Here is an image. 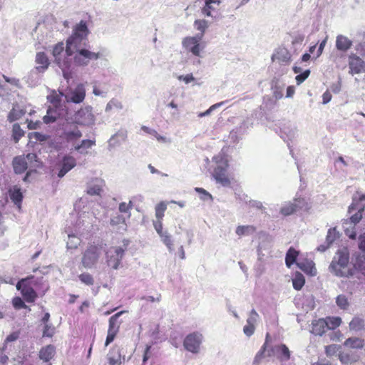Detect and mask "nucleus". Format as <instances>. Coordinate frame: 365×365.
<instances>
[{"label": "nucleus", "mask_w": 365, "mask_h": 365, "mask_svg": "<svg viewBox=\"0 0 365 365\" xmlns=\"http://www.w3.org/2000/svg\"><path fill=\"white\" fill-rule=\"evenodd\" d=\"M88 34L86 22L82 20L73 27L72 34L66 39V46L63 42H58L53 48L54 63L68 82L73 78L76 66H87L91 61L101 57L100 53L90 50Z\"/></svg>", "instance_id": "f257e3e1"}, {"label": "nucleus", "mask_w": 365, "mask_h": 365, "mask_svg": "<svg viewBox=\"0 0 365 365\" xmlns=\"http://www.w3.org/2000/svg\"><path fill=\"white\" fill-rule=\"evenodd\" d=\"M65 93L61 92L57 93L52 91L47 96L48 101L53 105V108L49 107L47 110L46 115L43 118V123L50 124L54 123L58 118L69 122L72 120V116L69 113L65 102L62 103L61 98Z\"/></svg>", "instance_id": "f03ea898"}, {"label": "nucleus", "mask_w": 365, "mask_h": 365, "mask_svg": "<svg viewBox=\"0 0 365 365\" xmlns=\"http://www.w3.org/2000/svg\"><path fill=\"white\" fill-rule=\"evenodd\" d=\"M349 262V253L347 249L339 250L329 265V270L336 277L347 278L352 277L354 275V270L347 267Z\"/></svg>", "instance_id": "7ed1b4c3"}, {"label": "nucleus", "mask_w": 365, "mask_h": 365, "mask_svg": "<svg viewBox=\"0 0 365 365\" xmlns=\"http://www.w3.org/2000/svg\"><path fill=\"white\" fill-rule=\"evenodd\" d=\"M41 279H35L34 276L21 279L16 284V289L21 291L24 299L29 303L34 302L37 297L34 290L38 284L41 283Z\"/></svg>", "instance_id": "20e7f679"}, {"label": "nucleus", "mask_w": 365, "mask_h": 365, "mask_svg": "<svg viewBox=\"0 0 365 365\" xmlns=\"http://www.w3.org/2000/svg\"><path fill=\"white\" fill-rule=\"evenodd\" d=\"M35 62L38 66L31 71L28 76V83L32 86H36L38 83L41 78L39 74L43 73L50 64L48 58L43 52H38L36 53Z\"/></svg>", "instance_id": "39448f33"}, {"label": "nucleus", "mask_w": 365, "mask_h": 365, "mask_svg": "<svg viewBox=\"0 0 365 365\" xmlns=\"http://www.w3.org/2000/svg\"><path fill=\"white\" fill-rule=\"evenodd\" d=\"M213 160L217 165L213 173L215 179L223 186L230 185V181L225 174L228 164L225 155L223 153H219L213 158Z\"/></svg>", "instance_id": "423d86ee"}, {"label": "nucleus", "mask_w": 365, "mask_h": 365, "mask_svg": "<svg viewBox=\"0 0 365 365\" xmlns=\"http://www.w3.org/2000/svg\"><path fill=\"white\" fill-rule=\"evenodd\" d=\"M103 248L101 245H92L88 246L83 253L81 262L86 269H91L95 267L100 259Z\"/></svg>", "instance_id": "0eeeda50"}, {"label": "nucleus", "mask_w": 365, "mask_h": 365, "mask_svg": "<svg viewBox=\"0 0 365 365\" xmlns=\"http://www.w3.org/2000/svg\"><path fill=\"white\" fill-rule=\"evenodd\" d=\"M201 40V35L187 36L182 39V45L188 52L192 53L195 56L200 57L201 52L205 48V46L200 43Z\"/></svg>", "instance_id": "6e6552de"}, {"label": "nucleus", "mask_w": 365, "mask_h": 365, "mask_svg": "<svg viewBox=\"0 0 365 365\" xmlns=\"http://www.w3.org/2000/svg\"><path fill=\"white\" fill-rule=\"evenodd\" d=\"M125 249L111 247L106 252V263L113 269H118L125 255Z\"/></svg>", "instance_id": "1a4fd4ad"}, {"label": "nucleus", "mask_w": 365, "mask_h": 365, "mask_svg": "<svg viewBox=\"0 0 365 365\" xmlns=\"http://www.w3.org/2000/svg\"><path fill=\"white\" fill-rule=\"evenodd\" d=\"M96 118L93 113V108L90 106H87L81 108L75 114L73 122L76 124L90 126L95 123Z\"/></svg>", "instance_id": "9d476101"}, {"label": "nucleus", "mask_w": 365, "mask_h": 365, "mask_svg": "<svg viewBox=\"0 0 365 365\" xmlns=\"http://www.w3.org/2000/svg\"><path fill=\"white\" fill-rule=\"evenodd\" d=\"M67 125H65L63 130V137L68 143H72L74 145L83 135L82 132L79 130L78 126L74 124L73 119Z\"/></svg>", "instance_id": "9b49d317"}, {"label": "nucleus", "mask_w": 365, "mask_h": 365, "mask_svg": "<svg viewBox=\"0 0 365 365\" xmlns=\"http://www.w3.org/2000/svg\"><path fill=\"white\" fill-rule=\"evenodd\" d=\"M86 97V89L84 85L78 84L74 89H69L64 94L66 103L72 102L80 103L83 101Z\"/></svg>", "instance_id": "f8f14e48"}, {"label": "nucleus", "mask_w": 365, "mask_h": 365, "mask_svg": "<svg viewBox=\"0 0 365 365\" xmlns=\"http://www.w3.org/2000/svg\"><path fill=\"white\" fill-rule=\"evenodd\" d=\"M202 335L199 332H193L188 334L183 342L185 348L192 352L197 353L202 343Z\"/></svg>", "instance_id": "ddd939ff"}, {"label": "nucleus", "mask_w": 365, "mask_h": 365, "mask_svg": "<svg viewBox=\"0 0 365 365\" xmlns=\"http://www.w3.org/2000/svg\"><path fill=\"white\" fill-rule=\"evenodd\" d=\"M269 357L275 356L279 361H288L290 359L291 352L288 347L283 344L269 346L267 351Z\"/></svg>", "instance_id": "4468645a"}, {"label": "nucleus", "mask_w": 365, "mask_h": 365, "mask_svg": "<svg viewBox=\"0 0 365 365\" xmlns=\"http://www.w3.org/2000/svg\"><path fill=\"white\" fill-rule=\"evenodd\" d=\"M349 67L352 75L365 73V62L354 53L349 56Z\"/></svg>", "instance_id": "2eb2a0df"}, {"label": "nucleus", "mask_w": 365, "mask_h": 365, "mask_svg": "<svg viewBox=\"0 0 365 365\" xmlns=\"http://www.w3.org/2000/svg\"><path fill=\"white\" fill-rule=\"evenodd\" d=\"M259 319V314L255 309H252L247 319V324L243 327V332L247 336L250 337L255 333Z\"/></svg>", "instance_id": "dca6fc26"}, {"label": "nucleus", "mask_w": 365, "mask_h": 365, "mask_svg": "<svg viewBox=\"0 0 365 365\" xmlns=\"http://www.w3.org/2000/svg\"><path fill=\"white\" fill-rule=\"evenodd\" d=\"M297 135V128L289 123L284 124L281 128L280 136L286 142L289 147V141L294 140Z\"/></svg>", "instance_id": "f3484780"}, {"label": "nucleus", "mask_w": 365, "mask_h": 365, "mask_svg": "<svg viewBox=\"0 0 365 365\" xmlns=\"http://www.w3.org/2000/svg\"><path fill=\"white\" fill-rule=\"evenodd\" d=\"M107 359L109 365H120L125 360V356H122L119 347L115 346L107 354Z\"/></svg>", "instance_id": "a211bd4d"}, {"label": "nucleus", "mask_w": 365, "mask_h": 365, "mask_svg": "<svg viewBox=\"0 0 365 365\" xmlns=\"http://www.w3.org/2000/svg\"><path fill=\"white\" fill-rule=\"evenodd\" d=\"M76 165V159L71 155L63 157L61 162V168L58 173L59 178L63 177L69 170L74 168Z\"/></svg>", "instance_id": "6ab92c4d"}, {"label": "nucleus", "mask_w": 365, "mask_h": 365, "mask_svg": "<svg viewBox=\"0 0 365 365\" xmlns=\"http://www.w3.org/2000/svg\"><path fill=\"white\" fill-rule=\"evenodd\" d=\"M269 334L267 333L266 335V339L264 344L262 346L261 349L256 354L252 365H259L264 359L266 357H269L267 356V351L269 349Z\"/></svg>", "instance_id": "aec40b11"}, {"label": "nucleus", "mask_w": 365, "mask_h": 365, "mask_svg": "<svg viewBox=\"0 0 365 365\" xmlns=\"http://www.w3.org/2000/svg\"><path fill=\"white\" fill-rule=\"evenodd\" d=\"M361 212H356V214L353 215L349 220H346L344 222V227L345 228V233L346 235L351 239H355L356 237V232L355 231H350L349 230V227H346V225H351L352 224H354V225H355L356 223H358L361 219Z\"/></svg>", "instance_id": "412c9836"}, {"label": "nucleus", "mask_w": 365, "mask_h": 365, "mask_svg": "<svg viewBox=\"0 0 365 365\" xmlns=\"http://www.w3.org/2000/svg\"><path fill=\"white\" fill-rule=\"evenodd\" d=\"M26 110L25 108H22L19 104L14 103L13 105L12 109L9 111L7 120L10 122H14L19 119H20L23 115H25Z\"/></svg>", "instance_id": "4be33fe9"}, {"label": "nucleus", "mask_w": 365, "mask_h": 365, "mask_svg": "<svg viewBox=\"0 0 365 365\" xmlns=\"http://www.w3.org/2000/svg\"><path fill=\"white\" fill-rule=\"evenodd\" d=\"M96 145L95 140L86 139L81 140L80 143H76L73 145V150L82 155L88 153V149Z\"/></svg>", "instance_id": "5701e85b"}, {"label": "nucleus", "mask_w": 365, "mask_h": 365, "mask_svg": "<svg viewBox=\"0 0 365 365\" xmlns=\"http://www.w3.org/2000/svg\"><path fill=\"white\" fill-rule=\"evenodd\" d=\"M352 46V41L344 35H338L336 38V48L341 51L346 52Z\"/></svg>", "instance_id": "b1692460"}, {"label": "nucleus", "mask_w": 365, "mask_h": 365, "mask_svg": "<svg viewBox=\"0 0 365 365\" xmlns=\"http://www.w3.org/2000/svg\"><path fill=\"white\" fill-rule=\"evenodd\" d=\"M14 170L16 174H21L29 168L24 155L17 156L13 160Z\"/></svg>", "instance_id": "393cba45"}, {"label": "nucleus", "mask_w": 365, "mask_h": 365, "mask_svg": "<svg viewBox=\"0 0 365 365\" xmlns=\"http://www.w3.org/2000/svg\"><path fill=\"white\" fill-rule=\"evenodd\" d=\"M327 329V323L325 319H319L312 322V332L313 334L322 336Z\"/></svg>", "instance_id": "a878e982"}, {"label": "nucleus", "mask_w": 365, "mask_h": 365, "mask_svg": "<svg viewBox=\"0 0 365 365\" xmlns=\"http://www.w3.org/2000/svg\"><path fill=\"white\" fill-rule=\"evenodd\" d=\"M297 267L303 272L314 276L317 274V269L314 267V263L312 260H304L297 262Z\"/></svg>", "instance_id": "bb28decb"}, {"label": "nucleus", "mask_w": 365, "mask_h": 365, "mask_svg": "<svg viewBox=\"0 0 365 365\" xmlns=\"http://www.w3.org/2000/svg\"><path fill=\"white\" fill-rule=\"evenodd\" d=\"M55 354V347L53 345H48L43 347L39 351V358L44 362H48Z\"/></svg>", "instance_id": "cd10ccee"}, {"label": "nucleus", "mask_w": 365, "mask_h": 365, "mask_svg": "<svg viewBox=\"0 0 365 365\" xmlns=\"http://www.w3.org/2000/svg\"><path fill=\"white\" fill-rule=\"evenodd\" d=\"M9 196L12 202L15 205H16L19 208L21 207V203L23 199V195L21 192V189L17 186H14V187L9 190Z\"/></svg>", "instance_id": "c85d7f7f"}, {"label": "nucleus", "mask_w": 365, "mask_h": 365, "mask_svg": "<svg viewBox=\"0 0 365 365\" xmlns=\"http://www.w3.org/2000/svg\"><path fill=\"white\" fill-rule=\"evenodd\" d=\"M272 60L277 59L282 63H289L291 60V54L286 48H279L272 57Z\"/></svg>", "instance_id": "c756f323"}, {"label": "nucleus", "mask_w": 365, "mask_h": 365, "mask_svg": "<svg viewBox=\"0 0 365 365\" xmlns=\"http://www.w3.org/2000/svg\"><path fill=\"white\" fill-rule=\"evenodd\" d=\"M125 311H121L113 315L109 319V327L108 331L118 333L120 327V322H118V319L120 316H121Z\"/></svg>", "instance_id": "7c9ffc66"}, {"label": "nucleus", "mask_w": 365, "mask_h": 365, "mask_svg": "<svg viewBox=\"0 0 365 365\" xmlns=\"http://www.w3.org/2000/svg\"><path fill=\"white\" fill-rule=\"evenodd\" d=\"M354 270V274L356 272H359L361 274L365 276V255H359L356 258L355 262L354 263L353 267Z\"/></svg>", "instance_id": "2f4dec72"}, {"label": "nucleus", "mask_w": 365, "mask_h": 365, "mask_svg": "<svg viewBox=\"0 0 365 365\" xmlns=\"http://www.w3.org/2000/svg\"><path fill=\"white\" fill-rule=\"evenodd\" d=\"M24 158H26V165L31 170L40 167V162L35 153H29L25 156L24 155Z\"/></svg>", "instance_id": "473e14b6"}, {"label": "nucleus", "mask_w": 365, "mask_h": 365, "mask_svg": "<svg viewBox=\"0 0 365 365\" xmlns=\"http://www.w3.org/2000/svg\"><path fill=\"white\" fill-rule=\"evenodd\" d=\"M344 346L352 349H361L364 346V340L357 337H351L344 341Z\"/></svg>", "instance_id": "72a5a7b5"}, {"label": "nucleus", "mask_w": 365, "mask_h": 365, "mask_svg": "<svg viewBox=\"0 0 365 365\" xmlns=\"http://www.w3.org/2000/svg\"><path fill=\"white\" fill-rule=\"evenodd\" d=\"M298 255L299 252L294 248L290 247L288 250L285 257L286 265L288 267H290L294 262H296V259Z\"/></svg>", "instance_id": "f704fd0d"}, {"label": "nucleus", "mask_w": 365, "mask_h": 365, "mask_svg": "<svg viewBox=\"0 0 365 365\" xmlns=\"http://www.w3.org/2000/svg\"><path fill=\"white\" fill-rule=\"evenodd\" d=\"M103 191V185L101 181H97L95 183L89 185L87 193L91 195H100Z\"/></svg>", "instance_id": "c9c22d12"}, {"label": "nucleus", "mask_w": 365, "mask_h": 365, "mask_svg": "<svg viewBox=\"0 0 365 365\" xmlns=\"http://www.w3.org/2000/svg\"><path fill=\"white\" fill-rule=\"evenodd\" d=\"M256 229L252 225H240L236 228V234L239 236L250 235L255 232Z\"/></svg>", "instance_id": "e433bc0d"}, {"label": "nucleus", "mask_w": 365, "mask_h": 365, "mask_svg": "<svg viewBox=\"0 0 365 365\" xmlns=\"http://www.w3.org/2000/svg\"><path fill=\"white\" fill-rule=\"evenodd\" d=\"M194 26L197 31H200V33L197 35H201L202 38L206 29L209 27V24L208 21L205 19H197L194 22Z\"/></svg>", "instance_id": "4c0bfd02"}, {"label": "nucleus", "mask_w": 365, "mask_h": 365, "mask_svg": "<svg viewBox=\"0 0 365 365\" xmlns=\"http://www.w3.org/2000/svg\"><path fill=\"white\" fill-rule=\"evenodd\" d=\"M297 207V205L294 202H286L281 207L280 213L284 216L289 215L296 211Z\"/></svg>", "instance_id": "58836bf2"}, {"label": "nucleus", "mask_w": 365, "mask_h": 365, "mask_svg": "<svg viewBox=\"0 0 365 365\" xmlns=\"http://www.w3.org/2000/svg\"><path fill=\"white\" fill-rule=\"evenodd\" d=\"M25 134V132L20 127L19 124L14 123L12 127V138L15 143H18L21 137Z\"/></svg>", "instance_id": "ea45409f"}, {"label": "nucleus", "mask_w": 365, "mask_h": 365, "mask_svg": "<svg viewBox=\"0 0 365 365\" xmlns=\"http://www.w3.org/2000/svg\"><path fill=\"white\" fill-rule=\"evenodd\" d=\"M364 327V320L359 317H354L349 323L351 330L360 331Z\"/></svg>", "instance_id": "a19ab883"}, {"label": "nucleus", "mask_w": 365, "mask_h": 365, "mask_svg": "<svg viewBox=\"0 0 365 365\" xmlns=\"http://www.w3.org/2000/svg\"><path fill=\"white\" fill-rule=\"evenodd\" d=\"M161 240L166 245L168 250L170 252L173 251V242L171 238V235L168 232L167 230H165L161 235H160Z\"/></svg>", "instance_id": "79ce46f5"}, {"label": "nucleus", "mask_w": 365, "mask_h": 365, "mask_svg": "<svg viewBox=\"0 0 365 365\" xmlns=\"http://www.w3.org/2000/svg\"><path fill=\"white\" fill-rule=\"evenodd\" d=\"M336 304L341 309L346 310L349 307L348 298L344 294H340L336 298Z\"/></svg>", "instance_id": "37998d69"}, {"label": "nucleus", "mask_w": 365, "mask_h": 365, "mask_svg": "<svg viewBox=\"0 0 365 365\" xmlns=\"http://www.w3.org/2000/svg\"><path fill=\"white\" fill-rule=\"evenodd\" d=\"M113 109L121 110L123 109V104L117 99H111L106 106V112H110Z\"/></svg>", "instance_id": "c03bdc74"}, {"label": "nucleus", "mask_w": 365, "mask_h": 365, "mask_svg": "<svg viewBox=\"0 0 365 365\" xmlns=\"http://www.w3.org/2000/svg\"><path fill=\"white\" fill-rule=\"evenodd\" d=\"M68 240L67 241L66 246L68 249H76L80 244L81 240L74 235L68 234Z\"/></svg>", "instance_id": "a18cd8bd"}, {"label": "nucleus", "mask_w": 365, "mask_h": 365, "mask_svg": "<svg viewBox=\"0 0 365 365\" xmlns=\"http://www.w3.org/2000/svg\"><path fill=\"white\" fill-rule=\"evenodd\" d=\"M305 282L304 277L302 274H297L292 279L293 287L295 289L299 290L302 288Z\"/></svg>", "instance_id": "49530a36"}, {"label": "nucleus", "mask_w": 365, "mask_h": 365, "mask_svg": "<svg viewBox=\"0 0 365 365\" xmlns=\"http://www.w3.org/2000/svg\"><path fill=\"white\" fill-rule=\"evenodd\" d=\"M325 321L327 323V329H334L338 327L341 322V319L340 317H328Z\"/></svg>", "instance_id": "de8ad7c7"}, {"label": "nucleus", "mask_w": 365, "mask_h": 365, "mask_svg": "<svg viewBox=\"0 0 365 365\" xmlns=\"http://www.w3.org/2000/svg\"><path fill=\"white\" fill-rule=\"evenodd\" d=\"M132 207H133V201L130 200L128 204H127L125 202L120 203L118 209L121 213L126 215L125 217H127V218H130V210L132 209Z\"/></svg>", "instance_id": "09e8293b"}, {"label": "nucleus", "mask_w": 365, "mask_h": 365, "mask_svg": "<svg viewBox=\"0 0 365 365\" xmlns=\"http://www.w3.org/2000/svg\"><path fill=\"white\" fill-rule=\"evenodd\" d=\"M167 208V205L165 202H161L158 204L155 207V217L158 220H162L164 216V212Z\"/></svg>", "instance_id": "8fccbe9b"}, {"label": "nucleus", "mask_w": 365, "mask_h": 365, "mask_svg": "<svg viewBox=\"0 0 365 365\" xmlns=\"http://www.w3.org/2000/svg\"><path fill=\"white\" fill-rule=\"evenodd\" d=\"M78 277L81 282L86 285L91 286L94 283V279L89 273H82L78 276Z\"/></svg>", "instance_id": "3c124183"}, {"label": "nucleus", "mask_w": 365, "mask_h": 365, "mask_svg": "<svg viewBox=\"0 0 365 365\" xmlns=\"http://www.w3.org/2000/svg\"><path fill=\"white\" fill-rule=\"evenodd\" d=\"M127 219V217H125L123 215L117 214L110 219V224L112 225H125V221Z\"/></svg>", "instance_id": "603ef678"}, {"label": "nucleus", "mask_w": 365, "mask_h": 365, "mask_svg": "<svg viewBox=\"0 0 365 365\" xmlns=\"http://www.w3.org/2000/svg\"><path fill=\"white\" fill-rule=\"evenodd\" d=\"M215 4H211L209 3H205L204 6L202 8V14L208 17H212V12L216 10V8L214 6Z\"/></svg>", "instance_id": "864d4df0"}, {"label": "nucleus", "mask_w": 365, "mask_h": 365, "mask_svg": "<svg viewBox=\"0 0 365 365\" xmlns=\"http://www.w3.org/2000/svg\"><path fill=\"white\" fill-rule=\"evenodd\" d=\"M338 237V235L334 228H331L328 230L326 237V243L331 245L334 240Z\"/></svg>", "instance_id": "5fc2aeb1"}, {"label": "nucleus", "mask_w": 365, "mask_h": 365, "mask_svg": "<svg viewBox=\"0 0 365 365\" xmlns=\"http://www.w3.org/2000/svg\"><path fill=\"white\" fill-rule=\"evenodd\" d=\"M55 334V327L51 324H46L43 331V336L51 337Z\"/></svg>", "instance_id": "6e6d98bb"}, {"label": "nucleus", "mask_w": 365, "mask_h": 365, "mask_svg": "<svg viewBox=\"0 0 365 365\" xmlns=\"http://www.w3.org/2000/svg\"><path fill=\"white\" fill-rule=\"evenodd\" d=\"M195 191L201 195L200 198L201 200L206 201L208 200H212V195L207 192L205 189L200 188V187H196Z\"/></svg>", "instance_id": "4d7b16f0"}, {"label": "nucleus", "mask_w": 365, "mask_h": 365, "mask_svg": "<svg viewBox=\"0 0 365 365\" xmlns=\"http://www.w3.org/2000/svg\"><path fill=\"white\" fill-rule=\"evenodd\" d=\"M309 73H310L309 70H306L302 73L297 75L295 78L297 84L299 85L303 81H304L308 78Z\"/></svg>", "instance_id": "13d9d810"}, {"label": "nucleus", "mask_w": 365, "mask_h": 365, "mask_svg": "<svg viewBox=\"0 0 365 365\" xmlns=\"http://www.w3.org/2000/svg\"><path fill=\"white\" fill-rule=\"evenodd\" d=\"M273 96L276 99H280L283 96V88L277 86L272 87Z\"/></svg>", "instance_id": "bf43d9fd"}, {"label": "nucleus", "mask_w": 365, "mask_h": 365, "mask_svg": "<svg viewBox=\"0 0 365 365\" xmlns=\"http://www.w3.org/2000/svg\"><path fill=\"white\" fill-rule=\"evenodd\" d=\"M115 138H120L122 140H125L127 138V131L125 130H120L114 134L110 139V142H112Z\"/></svg>", "instance_id": "052dcab7"}, {"label": "nucleus", "mask_w": 365, "mask_h": 365, "mask_svg": "<svg viewBox=\"0 0 365 365\" xmlns=\"http://www.w3.org/2000/svg\"><path fill=\"white\" fill-rule=\"evenodd\" d=\"M180 81H183L185 83H189L195 80L192 73L187 74L185 76L180 75L178 77Z\"/></svg>", "instance_id": "680f3d73"}, {"label": "nucleus", "mask_w": 365, "mask_h": 365, "mask_svg": "<svg viewBox=\"0 0 365 365\" xmlns=\"http://www.w3.org/2000/svg\"><path fill=\"white\" fill-rule=\"evenodd\" d=\"M13 305L16 309H21L25 307V304L20 297H14L13 299Z\"/></svg>", "instance_id": "e2e57ef3"}, {"label": "nucleus", "mask_w": 365, "mask_h": 365, "mask_svg": "<svg viewBox=\"0 0 365 365\" xmlns=\"http://www.w3.org/2000/svg\"><path fill=\"white\" fill-rule=\"evenodd\" d=\"M153 225L155 231L159 235L165 232V230H163V224L160 220H158V221L154 222Z\"/></svg>", "instance_id": "0e129e2a"}, {"label": "nucleus", "mask_w": 365, "mask_h": 365, "mask_svg": "<svg viewBox=\"0 0 365 365\" xmlns=\"http://www.w3.org/2000/svg\"><path fill=\"white\" fill-rule=\"evenodd\" d=\"M154 137L156 138V140L159 142L163 143H170L171 139L166 138L165 136L160 135L157 132V135H155Z\"/></svg>", "instance_id": "69168bd1"}, {"label": "nucleus", "mask_w": 365, "mask_h": 365, "mask_svg": "<svg viewBox=\"0 0 365 365\" xmlns=\"http://www.w3.org/2000/svg\"><path fill=\"white\" fill-rule=\"evenodd\" d=\"M32 135H33V138L35 140H36L38 141H41V142L45 141L47 138L46 135H45L41 133H38V132H35Z\"/></svg>", "instance_id": "338daca9"}, {"label": "nucleus", "mask_w": 365, "mask_h": 365, "mask_svg": "<svg viewBox=\"0 0 365 365\" xmlns=\"http://www.w3.org/2000/svg\"><path fill=\"white\" fill-rule=\"evenodd\" d=\"M359 247L360 250L365 251V232L359 237Z\"/></svg>", "instance_id": "774afa93"}]
</instances>
